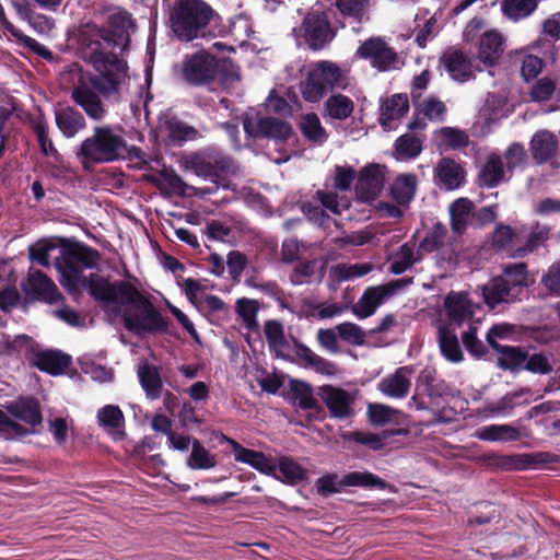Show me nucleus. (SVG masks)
I'll use <instances>...</instances> for the list:
<instances>
[{
	"instance_id": "obj_1",
	"label": "nucleus",
	"mask_w": 560,
	"mask_h": 560,
	"mask_svg": "<svg viewBox=\"0 0 560 560\" xmlns=\"http://www.w3.org/2000/svg\"><path fill=\"white\" fill-rule=\"evenodd\" d=\"M91 295L102 303L105 312L120 316L129 331L143 334L167 329V323L160 312L128 281L109 282L106 279H95Z\"/></svg>"
},
{
	"instance_id": "obj_2",
	"label": "nucleus",
	"mask_w": 560,
	"mask_h": 560,
	"mask_svg": "<svg viewBox=\"0 0 560 560\" xmlns=\"http://www.w3.org/2000/svg\"><path fill=\"white\" fill-rule=\"evenodd\" d=\"M90 60L98 74L91 77L89 82L80 80L71 91V98L90 119L101 121L106 117L107 108L100 94L108 97L118 93L126 71L120 60L103 52H93Z\"/></svg>"
},
{
	"instance_id": "obj_3",
	"label": "nucleus",
	"mask_w": 560,
	"mask_h": 560,
	"mask_svg": "<svg viewBox=\"0 0 560 560\" xmlns=\"http://www.w3.org/2000/svg\"><path fill=\"white\" fill-rule=\"evenodd\" d=\"M100 258V253L96 249L82 243L65 246L55 264L60 273L59 281L61 285L70 293H77L81 289H88L91 293L93 281L103 278L97 275H91L86 278L83 270L95 268Z\"/></svg>"
},
{
	"instance_id": "obj_4",
	"label": "nucleus",
	"mask_w": 560,
	"mask_h": 560,
	"mask_svg": "<svg viewBox=\"0 0 560 560\" xmlns=\"http://www.w3.org/2000/svg\"><path fill=\"white\" fill-rule=\"evenodd\" d=\"M213 16V10L202 0H178L171 13V27L184 42L205 35V28Z\"/></svg>"
},
{
	"instance_id": "obj_5",
	"label": "nucleus",
	"mask_w": 560,
	"mask_h": 560,
	"mask_svg": "<svg viewBox=\"0 0 560 560\" xmlns=\"http://www.w3.org/2000/svg\"><path fill=\"white\" fill-rule=\"evenodd\" d=\"M128 148L122 136L110 126H98L80 145L78 155L93 163H108L124 159Z\"/></svg>"
},
{
	"instance_id": "obj_6",
	"label": "nucleus",
	"mask_w": 560,
	"mask_h": 560,
	"mask_svg": "<svg viewBox=\"0 0 560 560\" xmlns=\"http://www.w3.org/2000/svg\"><path fill=\"white\" fill-rule=\"evenodd\" d=\"M346 86V72L335 62L322 60L310 66L305 79L300 83V91L306 102L317 103L328 91Z\"/></svg>"
},
{
	"instance_id": "obj_7",
	"label": "nucleus",
	"mask_w": 560,
	"mask_h": 560,
	"mask_svg": "<svg viewBox=\"0 0 560 560\" xmlns=\"http://www.w3.org/2000/svg\"><path fill=\"white\" fill-rule=\"evenodd\" d=\"M185 166L197 176L212 182L236 173L234 162L215 149L188 155L185 159Z\"/></svg>"
},
{
	"instance_id": "obj_8",
	"label": "nucleus",
	"mask_w": 560,
	"mask_h": 560,
	"mask_svg": "<svg viewBox=\"0 0 560 560\" xmlns=\"http://www.w3.org/2000/svg\"><path fill=\"white\" fill-rule=\"evenodd\" d=\"M293 35L299 46L303 39L313 50L323 49L335 36L327 16L319 11L310 12L302 25L293 28Z\"/></svg>"
},
{
	"instance_id": "obj_9",
	"label": "nucleus",
	"mask_w": 560,
	"mask_h": 560,
	"mask_svg": "<svg viewBox=\"0 0 560 560\" xmlns=\"http://www.w3.org/2000/svg\"><path fill=\"white\" fill-rule=\"evenodd\" d=\"M359 58L369 60L372 67L380 71L399 68V58L382 38L372 37L363 42L355 54Z\"/></svg>"
},
{
	"instance_id": "obj_10",
	"label": "nucleus",
	"mask_w": 560,
	"mask_h": 560,
	"mask_svg": "<svg viewBox=\"0 0 560 560\" xmlns=\"http://www.w3.org/2000/svg\"><path fill=\"white\" fill-rule=\"evenodd\" d=\"M182 74L189 84H206L215 75V60L205 51L187 56L183 61Z\"/></svg>"
},
{
	"instance_id": "obj_11",
	"label": "nucleus",
	"mask_w": 560,
	"mask_h": 560,
	"mask_svg": "<svg viewBox=\"0 0 560 560\" xmlns=\"http://www.w3.org/2000/svg\"><path fill=\"white\" fill-rule=\"evenodd\" d=\"M318 396L332 418L346 419L353 415L354 397L351 393L332 385H324L318 388Z\"/></svg>"
},
{
	"instance_id": "obj_12",
	"label": "nucleus",
	"mask_w": 560,
	"mask_h": 560,
	"mask_svg": "<svg viewBox=\"0 0 560 560\" xmlns=\"http://www.w3.org/2000/svg\"><path fill=\"white\" fill-rule=\"evenodd\" d=\"M413 373L412 366H400L394 373L384 376L378 382L377 389L388 398L404 399L409 395Z\"/></svg>"
},
{
	"instance_id": "obj_13",
	"label": "nucleus",
	"mask_w": 560,
	"mask_h": 560,
	"mask_svg": "<svg viewBox=\"0 0 560 560\" xmlns=\"http://www.w3.org/2000/svg\"><path fill=\"white\" fill-rule=\"evenodd\" d=\"M385 182L384 167L370 164L363 167L358 177L355 191L363 201L374 200L382 191Z\"/></svg>"
},
{
	"instance_id": "obj_14",
	"label": "nucleus",
	"mask_w": 560,
	"mask_h": 560,
	"mask_svg": "<svg viewBox=\"0 0 560 560\" xmlns=\"http://www.w3.org/2000/svg\"><path fill=\"white\" fill-rule=\"evenodd\" d=\"M392 296V287H386L385 284L369 287L359 301L352 305V313L360 319L368 318Z\"/></svg>"
},
{
	"instance_id": "obj_15",
	"label": "nucleus",
	"mask_w": 560,
	"mask_h": 560,
	"mask_svg": "<svg viewBox=\"0 0 560 560\" xmlns=\"http://www.w3.org/2000/svg\"><path fill=\"white\" fill-rule=\"evenodd\" d=\"M244 128L247 133L254 137H266L275 140H285L292 133L288 122L272 117H264L257 120L247 119L244 122Z\"/></svg>"
},
{
	"instance_id": "obj_16",
	"label": "nucleus",
	"mask_w": 560,
	"mask_h": 560,
	"mask_svg": "<svg viewBox=\"0 0 560 560\" xmlns=\"http://www.w3.org/2000/svg\"><path fill=\"white\" fill-rule=\"evenodd\" d=\"M506 332L508 328L505 326H494L487 334V341L493 349L502 354V358L500 359V365L503 369L514 370L525 363L526 353L517 347L501 346L495 342L494 339L497 337L501 338L505 336Z\"/></svg>"
},
{
	"instance_id": "obj_17",
	"label": "nucleus",
	"mask_w": 560,
	"mask_h": 560,
	"mask_svg": "<svg viewBox=\"0 0 560 560\" xmlns=\"http://www.w3.org/2000/svg\"><path fill=\"white\" fill-rule=\"evenodd\" d=\"M440 61L454 81L464 83L474 78L471 61L463 51L448 49Z\"/></svg>"
},
{
	"instance_id": "obj_18",
	"label": "nucleus",
	"mask_w": 560,
	"mask_h": 560,
	"mask_svg": "<svg viewBox=\"0 0 560 560\" xmlns=\"http://www.w3.org/2000/svg\"><path fill=\"white\" fill-rule=\"evenodd\" d=\"M444 308L451 323L460 325L470 320L476 305L464 292H450L444 299Z\"/></svg>"
},
{
	"instance_id": "obj_19",
	"label": "nucleus",
	"mask_w": 560,
	"mask_h": 560,
	"mask_svg": "<svg viewBox=\"0 0 560 560\" xmlns=\"http://www.w3.org/2000/svg\"><path fill=\"white\" fill-rule=\"evenodd\" d=\"M98 425L112 436L114 441L122 440L125 433V417L118 406L106 405L96 415Z\"/></svg>"
},
{
	"instance_id": "obj_20",
	"label": "nucleus",
	"mask_w": 560,
	"mask_h": 560,
	"mask_svg": "<svg viewBox=\"0 0 560 560\" xmlns=\"http://www.w3.org/2000/svg\"><path fill=\"white\" fill-rule=\"evenodd\" d=\"M236 462L244 463L256 470L269 475L276 469V463L264 453L243 447L233 440H229Z\"/></svg>"
},
{
	"instance_id": "obj_21",
	"label": "nucleus",
	"mask_w": 560,
	"mask_h": 560,
	"mask_svg": "<svg viewBox=\"0 0 560 560\" xmlns=\"http://www.w3.org/2000/svg\"><path fill=\"white\" fill-rule=\"evenodd\" d=\"M25 290L36 299L48 303H55L61 298L56 284L40 271L28 275Z\"/></svg>"
},
{
	"instance_id": "obj_22",
	"label": "nucleus",
	"mask_w": 560,
	"mask_h": 560,
	"mask_svg": "<svg viewBox=\"0 0 560 560\" xmlns=\"http://www.w3.org/2000/svg\"><path fill=\"white\" fill-rule=\"evenodd\" d=\"M529 147L533 159L542 164L557 154L559 142L555 133L539 130L533 136Z\"/></svg>"
},
{
	"instance_id": "obj_23",
	"label": "nucleus",
	"mask_w": 560,
	"mask_h": 560,
	"mask_svg": "<svg viewBox=\"0 0 560 560\" xmlns=\"http://www.w3.org/2000/svg\"><path fill=\"white\" fill-rule=\"evenodd\" d=\"M508 172L504 168L502 156L492 152L487 155L485 163L479 171V182L482 186L493 188L506 179Z\"/></svg>"
},
{
	"instance_id": "obj_24",
	"label": "nucleus",
	"mask_w": 560,
	"mask_h": 560,
	"mask_svg": "<svg viewBox=\"0 0 560 560\" xmlns=\"http://www.w3.org/2000/svg\"><path fill=\"white\" fill-rule=\"evenodd\" d=\"M409 109L406 94H394L383 101L381 105L380 124L385 129H393L394 122L399 120Z\"/></svg>"
},
{
	"instance_id": "obj_25",
	"label": "nucleus",
	"mask_w": 560,
	"mask_h": 560,
	"mask_svg": "<svg viewBox=\"0 0 560 560\" xmlns=\"http://www.w3.org/2000/svg\"><path fill=\"white\" fill-rule=\"evenodd\" d=\"M55 120L60 132L67 138H73L86 127L83 115L71 106L56 109Z\"/></svg>"
},
{
	"instance_id": "obj_26",
	"label": "nucleus",
	"mask_w": 560,
	"mask_h": 560,
	"mask_svg": "<svg viewBox=\"0 0 560 560\" xmlns=\"http://www.w3.org/2000/svg\"><path fill=\"white\" fill-rule=\"evenodd\" d=\"M71 363L69 355L58 350H45L35 353L33 364L51 375L62 374Z\"/></svg>"
},
{
	"instance_id": "obj_27",
	"label": "nucleus",
	"mask_w": 560,
	"mask_h": 560,
	"mask_svg": "<svg viewBox=\"0 0 560 560\" xmlns=\"http://www.w3.org/2000/svg\"><path fill=\"white\" fill-rule=\"evenodd\" d=\"M435 176L440 185L447 190H453L463 184L465 172L455 161L442 159L435 167Z\"/></svg>"
},
{
	"instance_id": "obj_28",
	"label": "nucleus",
	"mask_w": 560,
	"mask_h": 560,
	"mask_svg": "<svg viewBox=\"0 0 560 560\" xmlns=\"http://www.w3.org/2000/svg\"><path fill=\"white\" fill-rule=\"evenodd\" d=\"M485 302L490 307L500 303L513 302L517 299L516 293L501 278H493L482 287Z\"/></svg>"
},
{
	"instance_id": "obj_29",
	"label": "nucleus",
	"mask_w": 560,
	"mask_h": 560,
	"mask_svg": "<svg viewBox=\"0 0 560 560\" xmlns=\"http://www.w3.org/2000/svg\"><path fill=\"white\" fill-rule=\"evenodd\" d=\"M0 27H2L4 31L9 32L19 43H21L24 47L31 49L36 55H38L47 60L52 59V52L48 48H46L44 45L38 43L33 37L25 35L22 31L16 28L7 19L2 7H0Z\"/></svg>"
},
{
	"instance_id": "obj_30",
	"label": "nucleus",
	"mask_w": 560,
	"mask_h": 560,
	"mask_svg": "<svg viewBox=\"0 0 560 560\" xmlns=\"http://www.w3.org/2000/svg\"><path fill=\"white\" fill-rule=\"evenodd\" d=\"M7 409L10 416L32 427L42 421L39 406L35 399L20 398L8 405Z\"/></svg>"
},
{
	"instance_id": "obj_31",
	"label": "nucleus",
	"mask_w": 560,
	"mask_h": 560,
	"mask_svg": "<svg viewBox=\"0 0 560 560\" xmlns=\"http://www.w3.org/2000/svg\"><path fill=\"white\" fill-rule=\"evenodd\" d=\"M438 342L442 355L448 362L457 364L464 361V352L460 348L458 338L447 326H440Z\"/></svg>"
},
{
	"instance_id": "obj_32",
	"label": "nucleus",
	"mask_w": 560,
	"mask_h": 560,
	"mask_svg": "<svg viewBox=\"0 0 560 560\" xmlns=\"http://www.w3.org/2000/svg\"><path fill=\"white\" fill-rule=\"evenodd\" d=\"M264 332L270 351L277 357H285L290 345L285 338L283 325L279 320L270 319L264 325Z\"/></svg>"
},
{
	"instance_id": "obj_33",
	"label": "nucleus",
	"mask_w": 560,
	"mask_h": 560,
	"mask_svg": "<svg viewBox=\"0 0 560 560\" xmlns=\"http://www.w3.org/2000/svg\"><path fill=\"white\" fill-rule=\"evenodd\" d=\"M502 38L494 31L486 32L480 39L478 58L486 66L494 65L502 52Z\"/></svg>"
},
{
	"instance_id": "obj_34",
	"label": "nucleus",
	"mask_w": 560,
	"mask_h": 560,
	"mask_svg": "<svg viewBox=\"0 0 560 560\" xmlns=\"http://www.w3.org/2000/svg\"><path fill=\"white\" fill-rule=\"evenodd\" d=\"M501 278L518 296L523 288L528 287L533 283L527 266L524 262L508 264L504 266L502 275L498 276Z\"/></svg>"
},
{
	"instance_id": "obj_35",
	"label": "nucleus",
	"mask_w": 560,
	"mask_h": 560,
	"mask_svg": "<svg viewBox=\"0 0 560 560\" xmlns=\"http://www.w3.org/2000/svg\"><path fill=\"white\" fill-rule=\"evenodd\" d=\"M417 177L413 174H401L392 184L390 195L399 206H408L417 190Z\"/></svg>"
},
{
	"instance_id": "obj_36",
	"label": "nucleus",
	"mask_w": 560,
	"mask_h": 560,
	"mask_svg": "<svg viewBox=\"0 0 560 560\" xmlns=\"http://www.w3.org/2000/svg\"><path fill=\"white\" fill-rule=\"evenodd\" d=\"M137 373L147 397L156 399L161 395L163 386L159 370L148 362H141Z\"/></svg>"
},
{
	"instance_id": "obj_37",
	"label": "nucleus",
	"mask_w": 560,
	"mask_h": 560,
	"mask_svg": "<svg viewBox=\"0 0 560 560\" xmlns=\"http://www.w3.org/2000/svg\"><path fill=\"white\" fill-rule=\"evenodd\" d=\"M451 224L456 233H463L474 222V205L467 198H459L450 206Z\"/></svg>"
},
{
	"instance_id": "obj_38",
	"label": "nucleus",
	"mask_w": 560,
	"mask_h": 560,
	"mask_svg": "<svg viewBox=\"0 0 560 560\" xmlns=\"http://www.w3.org/2000/svg\"><path fill=\"white\" fill-rule=\"evenodd\" d=\"M476 438L489 442L517 441L521 433L517 428L510 424H490L476 431Z\"/></svg>"
},
{
	"instance_id": "obj_39",
	"label": "nucleus",
	"mask_w": 560,
	"mask_h": 560,
	"mask_svg": "<svg viewBox=\"0 0 560 560\" xmlns=\"http://www.w3.org/2000/svg\"><path fill=\"white\" fill-rule=\"evenodd\" d=\"M550 232L551 228L549 225L535 223L529 230L525 244L513 250L512 257H524L545 245L549 240Z\"/></svg>"
},
{
	"instance_id": "obj_40",
	"label": "nucleus",
	"mask_w": 560,
	"mask_h": 560,
	"mask_svg": "<svg viewBox=\"0 0 560 560\" xmlns=\"http://www.w3.org/2000/svg\"><path fill=\"white\" fill-rule=\"evenodd\" d=\"M107 24L114 35L128 40L129 31L133 27L131 14L120 8H115L107 18Z\"/></svg>"
},
{
	"instance_id": "obj_41",
	"label": "nucleus",
	"mask_w": 560,
	"mask_h": 560,
	"mask_svg": "<svg viewBox=\"0 0 560 560\" xmlns=\"http://www.w3.org/2000/svg\"><path fill=\"white\" fill-rule=\"evenodd\" d=\"M374 269L371 262L361 264H337L330 268L331 276L338 281H348L361 278Z\"/></svg>"
},
{
	"instance_id": "obj_42",
	"label": "nucleus",
	"mask_w": 560,
	"mask_h": 560,
	"mask_svg": "<svg viewBox=\"0 0 560 560\" xmlns=\"http://www.w3.org/2000/svg\"><path fill=\"white\" fill-rule=\"evenodd\" d=\"M300 128L304 137L316 144H323L327 140V132L322 126L319 117L314 113L306 114L301 118Z\"/></svg>"
},
{
	"instance_id": "obj_43",
	"label": "nucleus",
	"mask_w": 560,
	"mask_h": 560,
	"mask_svg": "<svg viewBox=\"0 0 560 560\" xmlns=\"http://www.w3.org/2000/svg\"><path fill=\"white\" fill-rule=\"evenodd\" d=\"M422 151V139L415 135H402L395 141V156L397 160L417 158Z\"/></svg>"
},
{
	"instance_id": "obj_44",
	"label": "nucleus",
	"mask_w": 560,
	"mask_h": 560,
	"mask_svg": "<svg viewBox=\"0 0 560 560\" xmlns=\"http://www.w3.org/2000/svg\"><path fill=\"white\" fill-rule=\"evenodd\" d=\"M438 145L443 149H460L468 144V136L463 130L443 127L434 133Z\"/></svg>"
},
{
	"instance_id": "obj_45",
	"label": "nucleus",
	"mask_w": 560,
	"mask_h": 560,
	"mask_svg": "<svg viewBox=\"0 0 560 560\" xmlns=\"http://www.w3.org/2000/svg\"><path fill=\"white\" fill-rule=\"evenodd\" d=\"M270 475L287 482L294 483L304 479L305 471L292 458L281 457L279 462L276 463L275 471Z\"/></svg>"
},
{
	"instance_id": "obj_46",
	"label": "nucleus",
	"mask_w": 560,
	"mask_h": 560,
	"mask_svg": "<svg viewBox=\"0 0 560 560\" xmlns=\"http://www.w3.org/2000/svg\"><path fill=\"white\" fill-rule=\"evenodd\" d=\"M345 487L380 488L385 489L387 482L369 471H352L341 479Z\"/></svg>"
},
{
	"instance_id": "obj_47",
	"label": "nucleus",
	"mask_w": 560,
	"mask_h": 560,
	"mask_svg": "<svg viewBox=\"0 0 560 560\" xmlns=\"http://www.w3.org/2000/svg\"><path fill=\"white\" fill-rule=\"evenodd\" d=\"M537 8V0H503L502 12L509 19L518 21L529 16Z\"/></svg>"
},
{
	"instance_id": "obj_48",
	"label": "nucleus",
	"mask_w": 560,
	"mask_h": 560,
	"mask_svg": "<svg viewBox=\"0 0 560 560\" xmlns=\"http://www.w3.org/2000/svg\"><path fill=\"white\" fill-rule=\"evenodd\" d=\"M417 110L419 115L431 121H444L447 113L446 105L435 96H429L422 102H417Z\"/></svg>"
},
{
	"instance_id": "obj_49",
	"label": "nucleus",
	"mask_w": 560,
	"mask_h": 560,
	"mask_svg": "<svg viewBox=\"0 0 560 560\" xmlns=\"http://www.w3.org/2000/svg\"><path fill=\"white\" fill-rule=\"evenodd\" d=\"M325 107L331 118L343 120L351 116L354 105L348 96L337 94L326 101Z\"/></svg>"
},
{
	"instance_id": "obj_50",
	"label": "nucleus",
	"mask_w": 560,
	"mask_h": 560,
	"mask_svg": "<svg viewBox=\"0 0 560 560\" xmlns=\"http://www.w3.org/2000/svg\"><path fill=\"white\" fill-rule=\"evenodd\" d=\"M191 446V453L187 459V465L191 469H210L217 465L215 456L206 450L198 440H194Z\"/></svg>"
},
{
	"instance_id": "obj_51",
	"label": "nucleus",
	"mask_w": 560,
	"mask_h": 560,
	"mask_svg": "<svg viewBox=\"0 0 560 560\" xmlns=\"http://www.w3.org/2000/svg\"><path fill=\"white\" fill-rule=\"evenodd\" d=\"M502 159L505 162V171L511 175L514 170L525 166L527 153L523 144L514 142L504 151Z\"/></svg>"
},
{
	"instance_id": "obj_52",
	"label": "nucleus",
	"mask_w": 560,
	"mask_h": 560,
	"mask_svg": "<svg viewBox=\"0 0 560 560\" xmlns=\"http://www.w3.org/2000/svg\"><path fill=\"white\" fill-rule=\"evenodd\" d=\"M366 413L372 424L385 425L395 421L398 410L383 404H369Z\"/></svg>"
},
{
	"instance_id": "obj_53",
	"label": "nucleus",
	"mask_w": 560,
	"mask_h": 560,
	"mask_svg": "<svg viewBox=\"0 0 560 560\" xmlns=\"http://www.w3.org/2000/svg\"><path fill=\"white\" fill-rule=\"evenodd\" d=\"M530 390L529 389H521L512 393L505 394L503 397H501L497 402V413L500 416H506L511 413V411L516 407L524 404H528V399L524 398V400H521V398L529 396Z\"/></svg>"
},
{
	"instance_id": "obj_54",
	"label": "nucleus",
	"mask_w": 560,
	"mask_h": 560,
	"mask_svg": "<svg viewBox=\"0 0 560 560\" xmlns=\"http://www.w3.org/2000/svg\"><path fill=\"white\" fill-rule=\"evenodd\" d=\"M258 310L259 305L255 300L240 299L236 302V312L243 319L244 325L250 330L258 328Z\"/></svg>"
},
{
	"instance_id": "obj_55",
	"label": "nucleus",
	"mask_w": 560,
	"mask_h": 560,
	"mask_svg": "<svg viewBox=\"0 0 560 560\" xmlns=\"http://www.w3.org/2000/svg\"><path fill=\"white\" fill-rule=\"evenodd\" d=\"M338 336L353 346H362L365 342V331L357 324L346 322L336 326Z\"/></svg>"
},
{
	"instance_id": "obj_56",
	"label": "nucleus",
	"mask_w": 560,
	"mask_h": 560,
	"mask_svg": "<svg viewBox=\"0 0 560 560\" xmlns=\"http://www.w3.org/2000/svg\"><path fill=\"white\" fill-rule=\"evenodd\" d=\"M316 195L322 206L334 214H340L349 208V200L335 191L318 190Z\"/></svg>"
},
{
	"instance_id": "obj_57",
	"label": "nucleus",
	"mask_w": 560,
	"mask_h": 560,
	"mask_svg": "<svg viewBox=\"0 0 560 560\" xmlns=\"http://www.w3.org/2000/svg\"><path fill=\"white\" fill-rule=\"evenodd\" d=\"M514 233L509 225L500 224L497 226L492 235V244L498 249L506 250L512 256L513 250L517 247L513 244Z\"/></svg>"
},
{
	"instance_id": "obj_58",
	"label": "nucleus",
	"mask_w": 560,
	"mask_h": 560,
	"mask_svg": "<svg viewBox=\"0 0 560 560\" xmlns=\"http://www.w3.org/2000/svg\"><path fill=\"white\" fill-rule=\"evenodd\" d=\"M33 129H34V132H35V135L37 137V140H38V143H39L42 152L45 155L57 156L58 155V151L54 147L52 141L49 139V136H48V124L46 122V120L37 119L33 124Z\"/></svg>"
},
{
	"instance_id": "obj_59",
	"label": "nucleus",
	"mask_w": 560,
	"mask_h": 560,
	"mask_svg": "<svg viewBox=\"0 0 560 560\" xmlns=\"http://www.w3.org/2000/svg\"><path fill=\"white\" fill-rule=\"evenodd\" d=\"M416 260L413 248L408 244H404L392 262L389 270L395 275H400L409 269Z\"/></svg>"
},
{
	"instance_id": "obj_60",
	"label": "nucleus",
	"mask_w": 560,
	"mask_h": 560,
	"mask_svg": "<svg viewBox=\"0 0 560 560\" xmlns=\"http://www.w3.org/2000/svg\"><path fill=\"white\" fill-rule=\"evenodd\" d=\"M166 130L168 138L178 143L191 140L197 135V131L192 127H189L188 125L178 120L167 121Z\"/></svg>"
},
{
	"instance_id": "obj_61",
	"label": "nucleus",
	"mask_w": 560,
	"mask_h": 560,
	"mask_svg": "<svg viewBox=\"0 0 560 560\" xmlns=\"http://www.w3.org/2000/svg\"><path fill=\"white\" fill-rule=\"evenodd\" d=\"M48 431L52 434L57 444L62 445L68 439L69 428L72 425V419L69 417H56L47 420Z\"/></svg>"
},
{
	"instance_id": "obj_62",
	"label": "nucleus",
	"mask_w": 560,
	"mask_h": 560,
	"mask_svg": "<svg viewBox=\"0 0 560 560\" xmlns=\"http://www.w3.org/2000/svg\"><path fill=\"white\" fill-rule=\"evenodd\" d=\"M345 439L368 446L373 451H378L384 446V439L380 434L364 431L348 432Z\"/></svg>"
},
{
	"instance_id": "obj_63",
	"label": "nucleus",
	"mask_w": 560,
	"mask_h": 560,
	"mask_svg": "<svg viewBox=\"0 0 560 560\" xmlns=\"http://www.w3.org/2000/svg\"><path fill=\"white\" fill-rule=\"evenodd\" d=\"M446 243L447 229L442 224H436L423 240L421 247L427 252H433L443 247Z\"/></svg>"
},
{
	"instance_id": "obj_64",
	"label": "nucleus",
	"mask_w": 560,
	"mask_h": 560,
	"mask_svg": "<svg viewBox=\"0 0 560 560\" xmlns=\"http://www.w3.org/2000/svg\"><path fill=\"white\" fill-rule=\"evenodd\" d=\"M541 283L551 294L560 295V260L555 261L541 277Z\"/></svg>"
}]
</instances>
